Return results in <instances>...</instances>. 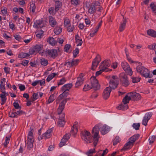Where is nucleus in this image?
<instances>
[{
    "mask_svg": "<svg viewBox=\"0 0 156 156\" xmlns=\"http://www.w3.org/2000/svg\"><path fill=\"white\" fill-rule=\"evenodd\" d=\"M137 72L146 78H151L153 76L152 74H150L149 71L144 67L142 66L141 65L137 66L136 68Z\"/></svg>",
    "mask_w": 156,
    "mask_h": 156,
    "instance_id": "f257e3e1",
    "label": "nucleus"
},
{
    "mask_svg": "<svg viewBox=\"0 0 156 156\" xmlns=\"http://www.w3.org/2000/svg\"><path fill=\"white\" fill-rule=\"evenodd\" d=\"M99 124H98L93 128L92 131V134L94 133V136L93 137V144L94 147H95L98 141L99 138L98 133L99 132V130L100 129Z\"/></svg>",
    "mask_w": 156,
    "mask_h": 156,
    "instance_id": "f03ea898",
    "label": "nucleus"
},
{
    "mask_svg": "<svg viewBox=\"0 0 156 156\" xmlns=\"http://www.w3.org/2000/svg\"><path fill=\"white\" fill-rule=\"evenodd\" d=\"M81 137L82 139L86 143H90L92 142L91 134L90 132L86 130L81 131Z\"/></svg>",
    "mask_w": 156,
    "mask_h": 156,
    "instance_id": "7ed1b4c3",
    "label": "nucleus"
},
{
    "mask_svg": "<svg viewBox=\"0 0 156 156\" xmlns=\"http://www.w3.org/2000/svg\"><path fill=\"white\" fill-rule=\"evenodd\" d=\"M90 80L91 87L94 90L96 91L100 89V85L95 77L94 76H92L90 78Z\"/></svg>",
    "mask_w": 156,
    "mask_h": 156,
    "instance_id": "20e7f679",
    "label": "nucleus"
},
{
    "mask_svg": "<svg viewBox=\"0 0 156 156\" xmlns=\"http://www.w3.org/2000/svg\"><path fill=\"white\" fill-rule=\"evenodd\" d=\"M120 80L121 83L123 86L126 87L129 85V83L127 76L126 75L122 74L120 75Z\"/></svg>",
    "mask_w": 156,
    "mask_h": 156,
    "instance_id": "39448f33",
    "label": "nucleus"
},
{
    "mask_svg": "<svg viewBox=\"0 0 156 156\" xmlns=\"http://www.w3.org/2000/svg\"><path fill=\"white\" fill-rule=\"evenodd\" d=\"M58 51H59V48L58 50L52 49L48 50L46 51V54L53 58H55L58 55Z\"/></svg>",
    "mask_w": 156,
    "mask_h": 156,
    "instance_id": "423d86ee",
    "label": "nucleus"
},
{
    "mask_svg": "<svg viewBox=\"0 0 156 156\" xmlns=\"http://www.w3.org/2000/svg\"><path fill=\"white\" fill-rule=\"evenodd\" d=\"M83 74L81 73L80 74L79 76L77 77V81L75 84L76 88H78L83 83L84 79L83 78Z\"/></svg>",
    "mask_w": 156,
    "mask_h": 156,
    "instance_id": "0eeeda50",
    "label": "nucleus"
},
{
    "mask_svg": "<svg viewBox=\"0 0 156 156\" xmlns=\"http://www.w3.org/2000/svg\"><path fill=\"white\" fill-rule=\"evenodd\" d=\"M119 84L118 80H114L110 79L109 82V86L108 87H110L111 89L114 90L116 88Z\"/></svg>",
    "mask_w": 156,
    "mask_h": 156,
    "instance_id": "6e6552de",
    "label": "nucleus"
},
{
    "mask_svg": "<svg viewBox=\"0 0 156 156\" xmlns=\"http://www.w3.org/2000/svg\"><path fill=\"white\" fill-rule=\"evenodd\" d=\"M111 90L112 89L110 87H107L105 88L102 94V96L104 99L106 100L109 97Z\"/></svg>",
    "mask_w": 156,
    "mask_h": 156,
    "instance_id": "1a4fd4ad",
    "label": "nucleus"
},
{
    "mask_svg": "<svg viewBox=\"0 0 156 156\" xmlns=\"http://www.w3.org/2000/svg\"><path fill=\"white\" fill-rule=\"evenodd\" d=\"M65 122V114L63 113L59 116L58 124L59 127H62L64 126Z\"/></svg>",
    "mask_w": 156,
    "mask_h": 156,
    "instance_id": "9d476101",
    "label": "nucleus"
},
{
    "mask_svg": "<svg viewBox=\"0 0 156 156\" xmlns=\"http://www.w3.org/2000/svg\"><path fill=\"white\" fill-rule=\"evenodd\" d=\"M128 94L129 95L131 96L133 101L139 100L141 98V96L140 94L136 92H130L128 93Z\"/></svg>",
    "mask_w": 156,
    "mask_h": 156,
    "instance_id": "9b49d317",
    "label": "nucleus"
},
{
    "mask_svg": "<svg viewBox=\"0 0 156 156\" xmlns=\"http://www.w3.org/2000/svg\"><path fill=\"white\" fill-rule=\"evenodd\" d=\"M78 125V122H74L70 131V133L72 135L74 136L76 134L78 130L77 127Z\"/></svg>",
    "mask_w": 156,
    "mask_h": 156,
    "instance_id": "f8f14e48",
    "label": "nucleus"
},
{
    "mask_svg": "<svg viewBox=\"0 0 156 156\" xmlns=\"http://www.w3.org/2000/svg\"><path fill=\"white\" fill-rule=\"evenodd\" d=\"M110 130V127L106 125H105L101 127L100 132L102 135H104L107 133Z\"/></svg>",
    "mask_w": 156,
    "mask_h": 156,
    "instance_id": "ddd939ff",
    "label": "nucleus"
},
{
    "mask_svg": "<svg viewBox=\"0 0 156 156\" xmlns=\"http://www.w3.org/2000/svg\"><path fill=\"white\" fill-rule=\"evenodd\" d=\"M20 114V110L19 111H16L15 109H13L12 112H10L9 113V116L12 118L17 117Z\"/></svg>",
    "mask_w": 156,
    "mask_h": 156,
    "instance_id": "4468645a",
    "label": "nucleus"
},
{
    "mask_svg": "<svg viewBox=\"0 0 156 156\" xmlns=\"http://www.w3.org/2000/svg\"><path fill=\"white\" fill-rule=\"evenodd\" d=\"M65 105V104L61 101L60 103L59 107L57 110V112L58 114L60 115H61V114L62 113V112L64 108Z\"/></svg>",
    "mask_w": 156,
    "mask_h": 156,
    "instance_id": "2eb2a0df",
    "label": "nucleus"
},
{
    "mask_svg": "<svg viewBox=\"0 0 156 156\" xmlns=\"http://www.w3.org/2000/svg\"><path fill=\"white\" fill-rule=\"evenodd\" d=\"M53 128L49 129L42 135V137H44L45 138H49L51 136V133L52 132Z\"/></svg>",
    "mask_w": 156,
    "mask_h": 156,
    "instance_id": "dca6fc26",
    "label": "nucleus"
},
{
    "mask_svg": "<svg viewBox=\"0 0 156 156\" xmlns=\"http://www.w3.org/2000/svg\"><path fill=\"white\" fill-rule=\"evenodd\" d=\"M33 27L35 28H41L44 27V22L43 20H39L37 21V24H35L34 23Z\"/></svg>",
    "mask_w": 156,
    "mask_h": 156,
    "instance_id": "f3484780",
    "label": "nucleus"
},
{
    "mask_svg": "<svg viewBox=\"0 0 156 156\" xmlns=\"http://www.w3.org/2000/svg\"><path fill=\"white\" fill-rule=\"evenodd\" d=\"M96 11L95 4L94 3L91 4L88 7V12L90 14H93Z\"/></svg>",
    "mask_w": 156,
    "mask_h": 156,
    "instance_id": "a211bd4d",
    "label": "nucleus"
},
{
    "mask_svg": "<svg viewBox=\"0 0 156 156\" xmlns=\"http://www.w3.org/2000/svg\"><path fill=\"white\" fill-rule=\"evenodd\" d=\"M63 91H64L63 92L60 94L58 97V98H60V100L66 97L69 94V91L68 89L65 90Z\"/></svg>",
    "mask_w": 156,
    "mask_h": 156,
    "instance_id": "6ab92c4d",
    "label": "nucleus"
},
{
    "mask_svg": "<svg viewBox=\"0 0 156 156\" xmlns=\"http://www.w3.org/2000/svg\"><path fill=\"white\" fill-rule=\"evenodd\" d=\"M123 20L122 21V23H121L120 26L119 28V31L120 32L122 31L125 29L126 23V18L124 19L123 16Z\"/></svg>",
    "mask_w": 156,
    "mask_h": 156,
    "instance_id": "aec40b11",
    "label": "nucleus"
},
{
    "mask_svg": "<svg viewBox=\"0 0 156 156\" xmlns=\"http://www.w3.org/2000/svg\"><path fill=\"white\" fill-rule=\"evenodd\" d=\"M49 21L50 24L52 27H54L56 25L57 22L55 19L52 16H50L49 17Z\"/></svg>",
    "mask_w": 156,
    "mask_h": 156,
    "instance_id": "412c9836",
    "label": "nucleus"
},
{
    "mask_svg": "<svg viewBox=\"0 0 156 156\" xmlns=\"http://www.w3.org/2000/svg\"><path fill=\"white\" fill-rule=\"evenodd\" d=\"M148 35L152 37H156V31L152 29H149L147 31Z\"/></svg>",
    "mask_w": 156,
    "mask_h": 156,
    "instance_id": "4be33fe9",
    "label": "nucleus"
},
{
    "mask_svg": "<svg viewBox=\"0 0 156 156\" xmlns=\"http://www.w3.org/2000/svg\"><path fill=\"white\" fill-rule=\"evenodd\" d=\"M117 108L119 110H125L128 108V106L127 104L123 103L121 104Z\"/></svg>",
    "mask_w": 156,
    "mask_h": 156,
    "instance_id": "5701e85b",
    "label": "nucleus"
},
{
    "mask_svg": "<svg viewBox=\"0 0 156 156\" xmlns=\"http://www.w3.org/2000/svg\"><path fill=\"white\" fill-rule=\"evenodd\" d=\"M55 2V10L56 12H57L62 6V2L57 1H56Z\"/></svg>",
    "mask_w": 156,
    "mask_h": 156,
    "instance_id": "b1692460",
    "label": "nucleus"
},
{
    "mask_svg": "<svg viewBox=\"0 0 156 156\" xmlns=\"http://www.w3.org/2000/svg\"><path fill=\"white\" fill-rule=\"evenodd\" d=\"M139 136V135L138 134L133 136L130 138V141L132 144H133L135 141L138 139Z\"/></svg>",
    "mask_w": 156,
    "mask_h": 156,
    "instance_id": "393cba45",
    "label": "nucleus"
},
{
    "mask_svg": "<svg viewBox=\"0 0 156 156\" xmlns=\"http://www.w3.org/2000/svg\"><path fill=\"white\" fill-rule=\"evenodd\" d=\"M73 84L72 83L67 84L64 85L62 88V91L68 89L69 91V90L72 87Z\"/></svg>",
    "mask_w": 156,
    "mask_h": 156,
    "instance_id": "a878e982",
    "label": "nucleus"
},
{
    "mask_svg": "<svg viewBox=\"0 0 156 156\" xmlns=\"http://www.w3.org/2000/svg\"><path fill=\"white\" fill-rule=\"evenodd\" d=\"M121 66L125 71L128 69L130 68V66L126 62H122L121 63Z\"/></svg>",
    "mask_w": 156,
    "mask_h": 156,
    "instance_id": "bb28decb",
    "label": "nucleus"
},
{
    "mask_svg": "<svg viewBox=\"0 0 156 156\" xmlns=\"http://www.w3.org/2000/svg\"><path fill=\"white\" fill-rule=\"evenodd\" d=\"M111 63V61L109 59L105 60L101 63V64H104L106 67H109Z\"/></svg>",
    "mask_w": 156,
    "mask_h": 156,
    "instance_id": "cd10ccee",
    "label": "nucleus"
},
{
    "mask_svg": "<svg viewBox=\"0 0 156 156\" xmlns=\"http://www.w3.org/2000/svg\"><path fill=\"white\" fill-rule=\"evenodd\" d=\"M131 144H132L130 141L126 143L122 149V150L126 151L128 149H129V146Z\"/></svg>",
    "mask_w": 156,
    "mask_h": 156,
    "instance_id": "c85d7f7f",
    "label": "nucleus"
},
{
    "mask_svg": "<svg viewBox=\"0 0 156 156\" xmlns=\"http://www.w3.org/2000/svg\"><path fill=\"white\" fill-rule=\"evenodd\" d=\"M49 43L52 45H54L57 44V41L55 40V39L51 37H49Z\"/></svg>",
    "mask_w": 156,
    "mask_h": 156,
    "instance_id": "c756f323",
    "label": "nucleus"
},
{
    "mask_svg": "<svg viewBox=\"0 0 156 156\" xmlns=\"http://www.w3.org/2000/svg\"><path fill=\"white\" fill-rule=\"evenodd\" d=\"M75 39L76 42H78L79 40L80 41V43H78L77 46H81L82 44L83 41L81 39H80V37L78 34L75 36Z\"/></svg>",
    "mask_w": 156,
    "mask_h": 156,
    "instance_id": "7c9ffc66",
    "label": "nucleus"
},
{
    "mask_svg": "<svg viewBox=\"0 0 156 156\" xmlns=\"http://www.w3.org/2000/svg\"><path fill=\"white\" fill-rule=\"evenodd\" d=\"M101 58L100 55H97L95 58L94 59L93 61V64L95 63V62H97L98 63H99L101 61Z\"/></svg>",
    "mask_w": 156,
    "mask_h": 156,
    "instance_id": "2f4dec72",
    "label": "nucleus"
},
{
    "mask_svg": "<svg viewBox=\"0 0 156 156\" xmlns=\"http://www.w3.org/2000/svg\"><path fill=\"white\" fill-rule=\"evenodd\" d=\"M56 75V74L55 73H53L49 75L48 77L47 78L46 81L49 82L52 79V78L54 77L55 75Z\"/></svg>",
    "mask_w": 156,
    "mask_h": 156,
    "instance_id": "473e14b6",
    "label": "nucleus"
},
{
    "mask_svg": "<svg viewBox=\"0 0 156 156\" xmlns=\"http://www.w3.org/2000/svg\"><path fill=\"white\" fill-rule=\"evenodd\" d=\"M55 99V98L54 94H51L49 97L47 104H50Z\"/></svg>",
    "mask_w": 156,
    "mask_h": 156,
    "instance_id": "72a5a7b5",
    "label": "nucleus"
},
{
    "mask_svg": "<svg viewBox=\"0 0 156 156\" xmlns=\"http://www.w3.org/2000/svg\"><path fill=\"white\" fill-rule=\"evenodd\" d=\"M54 33L56 35L59 34L62 31V29L60 27H57L54 30Z\"/></svg>",
    "mask_w": 156,
    "mask_h": 156,
    "instance_id": "f704fd0d",
    "label": "nucleus"
},
{
    "mask_svg": "<svg viewBox=\"0 0 156 156\" xmlns=\"http://www.w3.org/2000/svg\"><path fill=\"white\" fill-rule=\"evenodd\" d=\"M44 32L42 30H38L35 33L37 37L41 38Z\"/></svg>",
    "mask_w": 156,
    "mask_h": 156,
    "instance_id": "c9c22d12",
    "label": "nucleus"
},
{
    "mask_svg": "<svg viewBox=\"0 0 156 156\" xmlns=\"http://www.w3.org/2000/svg\"><path fill=\"white\" fill-rule=\"evenodd\" d=\"M33 47L37 53L39 52L41 49L42 45L41 44L36 45Z\"/></svg>",
    "mask_w": 156,
    "mask_h": 156,
    "instance_id": "e433bc0d",
    "label": "nucleus"
},
{
    "mask_svg": "<svg viewBox=\"0 0 156 156\" xmlns=\"http://www.w3.org/2000/svg\"><path fill=\"white\" fill-rule=\"evenodd\" d=\"M99 68L100 70H102L103 72H104V71H105L106 72L108 71V70H106L107 69H108L106 67L104 64H100Z\"/></svg>",
    "mask_w": 156,
    "mask_h": 156,
    "instance_id": "4c0bfd02",
    "label": "nucleus"
},
{
    "mask_svg": "<svg viewBox=\"0 0 156 156\" xmlns=\"http://www.w3.org/2000/svg\"><path fill=\"white\" fill-rule=\"evenodd\" d=\"M120 141V140L119 137V136H116L114 140L113 143V145H116Z\"/></svg>",
    "mask_w": 156,
    "mask_h": 156,
    "instance_id": "58836bf2",
    "label": "nucleus"
},
{
    "mask_svg": "<svg viewBox=\"0 0 156 156\" xmlns=\"http://www.w3.org/2000/svg\"><path fill=\"white\" fill-rule=\"evenodd\" d=\"M152 115V113L151 112H147L145 114L144 117L149 120L151 117Z\"/></svg>",
    "mask_w": 156,
    "mask_h": 156,
    "instance_id": "ea45409f",
    "label": "nucleus"
},
{
    "mask_svg": "<svg viewBox=\"0 0 156 156\" xmlns=\"http://www.w3.org/2000/svg\"><path fill=\"white\" fill-rule=\"evenodd\" d=\"M92 88V87L89 84H85L83 89V90L84 91H86Z\"/></svg>",
    "mask_w": 156,
    "mask_h": 156,
    "instance_id": "a19ab883",
    "label": "nucleus"
},
{
    "mask_svg": "<svg viewBox=\"0 0 156 156\" xmlns=\"http://www.w3.org/2000/svg\"><path fill=\"white\" fill-rule=\"evenodd\" d=\"M30 56V54L26 53H20V58H24Z\"/></svg>",
    "mask_w": 156,
    "mask_h": 156,
    "instance_id": "79ce46f5",
    "label": "nucleus"
},
{
    "mask_svg": "<svg viewBox=\"0 0 156 156\" xmlns=\"http://www.w3.org/2000/svg\"><path fill=\"white\" fill-rule=\"evenodd\" d=\"M95 152V149H90L86 153V154L88 156H92V154Z\"/></svg>",
    "mask_w": 156,
    "mask_h": 156,
    "instance_id": "37998d69",
    "label": "nucleus"
},
{
    "mask_svg": "<svg viewBox=\"0 0 156 156\" xmlns=\"http://www.w3.org/2000/svg\"><path fill=\"white\" fill-rule=\"evenodd\" d=\"M64 138H62L61 140V142L59 144V147H61L64 145H65L67 141H66Z\"/></svg>",
    "mask_w": 156,
    "mask_h": 156,
    "instance_id": "c03bdc74",
    "label": "nucleus"
},
{
    "mask_svg": "<svg viewBox=\"0 0 156 156\" xmlns=\"http://www.w3.org/2000/svg\"><path fill=\"white\" fill-rule=\"evenodd\" d=\"M150 6L153 12L154 13H156V4L151 3Z\"/></svg>",
    "mask_w": 156,
    "mask_h": 156,
    "instance_id": "a18cd8bd",
    "label": "nucleus"
},
{
    "mask_svg": "<svg viewBox=\"0 0 156 156\" xmlns=\"http://www.w3.org/2000/svg\"><path fill=\"white\" fill-rule=\"evenodd\" d=\"M79 53V50L78 48H76L73 51V57L74 58H76L78 54Z\"/></svg>",
    "mask_w": 156,
    "mask_h": 156,
    "instance_id": "49530a36",
    "label": "nucleus"
},
{
    "mask_svg": "<svg viewBox=\"0 0 156 156\" xmlns=\"http://www.w3.org/2000/svg\"><path fill=\"white\" fill-rule=\"evenodd\" d=\"M48 61L47 60L45 59L44 58L41 59V65L44 66H46L48 64Z\"/></svg>",
    "mask_w": 156,
    "mask_h": 156,
    "instance_id": "de8ad7c7",
    "label": "nucleus"
},
{
    "mask_svg": "<svg viewBox=\"0 0 156 156\" xmlns=\"http://www.w3.org/2000/svg\"><path fill=\"white\" fill-rule=\"evenodd\" d=\"M140 125V123H134L133 125V127L136 130H138L139 129Z\"/></svg>",
    "mask_w": 156,
    "mask_h": 156,
    "instance_id": "09e8293b",
    "label": "nucleus"
},
{
    "mask_svg": "<svg viewBox=\"0 0 156 156\" xmlns=\"http://www.w3.org/2000/svg\"><path fill=\"white\" fill-rule=\"evenodd\" d=\"M132 79L133 82V83H135L139 82L140 79L136 77H132Z\"/></svg>",
    "mask_w": 156,
    "mask_h": 156,
    "instance_id": "8fccbe9b",
    "label": "nucleus"
},
{
    "mask_svg": "<svg viewBox=\"0 0 156 156\" xmlns=\"http://www.w3.org/2000/svg\"><path fill=\"white\" fill-rule=\"evenodd\" d=\"M71 46L69 44H66L64 48V51L66 52H68L69 50L71 48Z\"/></svg>",
    "mask_w": 156,
    "mask_h": 156,
    "instance_id": "3c124183",
    "label": "nucleus"
},
{
    "mask_svg": "<svg viewBox=\"0 0 156 156\" xmlns=\"http://www.w3.org/2000/svg\"><path fill=\"white\" fill-rule=\"evenodd\" d=\"M34 142L27 141V148L30 150L33 147Z\"/></svg>",
    "mask_w": 156,
    "mask_h": 156,
    "instance_id": "603ef678",
    "label": "nucleus"
},
{
    "mask_svg": "<svg viewBox=\"0 0 156 156\" xmlns=\"http://www.w3.org/2000/svg\"><path fill=\"white\" fill-rule=\"evenodd\" d=\"M38 94L37 93H34L32 95V102H33L36 100L38 98Z\"/></svg>",
    "mask_w": 156,
    "mask_h": 156,
    "instance_id": "864d4df0",
    "label": "nucleus"
},
{
    "mask_svg": "<svg viewBox=\"0 0 156 156\" xmlns=\"http://www.w3.org/2000/svg\"><path fill=\"white\" fill-rule=\"evenodd\" d=\"M72 4L74 5H77L80 4L79 0H71Z\"/></svg>",
    "mask_w": 156,
    "mask_h": 156,
    "instance_id": "5fc2aeb1",
    "label": "nucleus"
},
{
    "mask_svg": "<svg viewBox=\"0 0 156 156\" xmlns=\"http://www.w3.org/2000/svg\"><path fill=\"white\" fill-rule=\"evenodd\" d=\"M70 137V134L69 133H66L64 136H63V138H64L65 140L66 141H68Z\"/></svg>",
    "mask_w": 156,
    "mask_h": 156,
    "instance_id": "6e6d98bb",
    "label": "nucleus"
},
{
    "mask_svg": "<svg viewBox=\"0 0 156 156\" xmlns=\"http://www.w3.org/2000/svg\"><path fill=\"white\" fill-rule=\"evenodd\" d=\"M66 81V79L64 77H63L62 79H60L59 82L58 83V86L60 85L63 84Z\"/></svg>",
    "mask_w": 156,
    "mask_h": 156,
    "instance_id": "4d7b16f0",
    "label": "nucleus"
},
{
    "mask_svg": "<svg viewBox=\"0 0 156 156\" xmlns=\"http://www.w3.org/2000/svg\"><path fill=\"white\" fill-rule=\"evenodd\" d=\"M36 7L34 3H32L30 5V9L31 11L34 13L35 12V10Z\"/></svg>",
    "mask_w": 156,
    "mask_h": 156,
    "instance_id": "13d9d810",
    "label": "nucleus"
},
{
    "mask_svg": "<svg viewBox=\"0 0 156 156\" xmlns=\"http://www.w3.org/2000/svg\"><path fill=\"white\" fill-rule=\"evenodd\" d=\"M29 62V61L28 60H26L25 59H23L21 61V62L20 63L23 66H25L27 65L28 63Z\"/></svg>",
    "mask_w": 156,
    "mask_h": 156,
    "instance_id": "bf43d9fd",
    "label": "nucleus"
},
{
    "mask_svg": "<svg viewBox=\"0 0 156 156\" xmlns=\"http://www.w3.org/2000/svg\"><path fill=\"white\" fill-rule=\"evenodd\" d=\"M156 137L155 136H151V138H150L149 139V143L151 144L153 143L155 140Z\"/></svg>",
    "mask_w": 156,
    "mask_h": 156,
    "instance_id": "052dcab7",
    "label": "nucleus"
},
{
    "mask_svg": "<svg viewBox=\"0 0 156 156\" xmlns=\"http://www.w3.org/2000/svg\"><path fill=\"white\" fill-rule=\"evenodd\" d=\"M79 61V60L78 59H76L72 61L71 60L72 66L77 65L78 64Z\"/></svg>",
    "mask_w": 156,
    "mask_h": 156,
    "instance_id": "680f3d73",
    "label": "nucleus"
},
{
    "mask_svg": "<svg viewBox=\"0 0 156 156\" xmlns=\"http://www.w3.org/2000/svg\"><path fill=\"white\" fill-rule=\"evenodd\" d=\"M74 28V27L73 25H69L67 27V30L69 32H72L73 31Z\"/></svg>",
    "mask_w": 156,
    "mask_h": 156,
    "instance_id": "e2e57ef3",
    "label": "nucleus"
},
{
    "mask_svg": "<svg viewBox=\"0 0 156 156\" xmlns=\"http://www.w3.org/2000/svg\"><path fill=\"white\" fill-rule=\"evenodd\" d=\"M30 55H33L35 53H37L36 51H35L34 49V48L33 47L32 48H31L29 49V50Z\"/></svg>",
    "mask_w": 156,
    "mask_h": 156,
    "instance_id": "0e129e2a",
    "label": "nucleus"
},
{
    "mask_svg": "<svg viewBox=\"0 0 156 156\" xmlns=\"http://www.w3.org/2000/svg\"><path fill=\"white\" fill-rule=\"evenodd\" d=\"M148 120L145 119L144 117L142 121V124L143 125H144L145 126H146L147 125V123L148 121Z\"/></svg>",
    "mask_w": 156,
    "mask_h": 156,
    "instance_id": "69168bd1",
    "label": "nucleus"
},
{
    "mask_svg": "<svg viewBox=\"0 0 156 156\" xmlns=\"http://www.w3.org/2000/svg\"><path fill=\"white\" fill-rule=\"evenodd\" d=\"M125 71L130 76H131L133 74V71L130 68L128 69H126Z\"/></svg>",
    "mask_w": 156,
    "mask_h": 156,
    "instance_id": "338daca9",
    "label": "nucleus"
},
{
    "mask_svg": "<svg viewBox=\"0 0 156 156\" xmlns=\"http://www.w3.org/2000/svg\"><path fill=\"white\" fill-rule=\"evenodd\" d=\"M13 105L14 106L15 109H18L20 108V105L18 103L14 102L13 104Z\"/></svg>",
    "mask_w": 156,
    "mask_h": 156,
    "instance_id": "774afa93",
    "label": "nucleus"
}]
</instances>
